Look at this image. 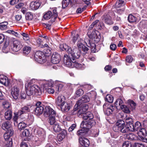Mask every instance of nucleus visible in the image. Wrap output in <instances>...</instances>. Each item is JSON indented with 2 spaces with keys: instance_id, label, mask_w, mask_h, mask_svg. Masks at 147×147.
Masks as SVG:
<instances>
[{
  "instance_id": "1",
  "label": "nucleus",
  "mask_w": 147,
  "mask_h": 147,
  "mask_svg": "<svg viewBox=\"0 0 147 147\" xmlns=\"http://www.w3.org/2000/svg\"><path fill=\"white\" fill-rule=\"evenodd\" d=\"M127 124L126 125L123 120H119L116 123L113 127V130L116 132H121L122 133H126L129 130L131 131L134 127V124L132 119L128 117L126 119Z\"/></svg>"
},
{
  "instance_id": "2",
  "label": "nucleus",
  "mask_w": 147,
  "mask_h": 147,
  "mask_svg": "<svg viewBox=\"0 0 147 147\" xmlns=\"http://www.w3.org/2000/svg\"><path fill=\"white\" fill-rule=\"evenodd\" d=\"M63 49V51H65L67 52L69 55H71L72 57L73 60L74 61L75 59H78L81 55L80 49H79L77 47H74L73 49L68 46L66 44H63L62 47Z\"/></svg>"
},
{
  "instance_id": "3",
  "label": "nucleus",
  "mask_w": 147,
  "mask_h": 147,
  "mask_svg": "<svg viewBox=\"0 0 147 147\" xmlns=\"http://www.w3.org/2000/svg\"><path fill=\"white\" fill-rule=\"evenodd\" d=\"M25 89L27 95L28 96L35 94L36 95H40L41 94V91L40 88L38 86L34 85L30 86L28 84H26Z\"/></svg>"
},
{
  "instance_id": "4",
  "label": "nucleus",
  "mask_w": 147,
  "mask_h": 147,
  "mask_svg": "<svg viewBox=\"0 0 147 147\" xmlns=\"http://www.w3.org/2000/svg\"><path fill=\"white\" fill-rule=\"evenodd\" d=\"M103 107L105 113L107 115L112 114L116 109L115 106L106 103L104 104Z\"/></svg>"
},
{
  "instance_id": "5",
  "label": "nucleus",
  "mask_w": 147,
  "mask_h": 147,
  "mask_svg": "<svg viewBox=\"0 0 147 147\" xmlns=\"http://www.w3.org/2000/svg\"><path fill=\"white\" fill-rule=\"evenodd\" d=\"M45 58L44 53L40 51H36L34 55L35 61L40 63H42L45 61Z\"/></svg>"
},
{
  "instance_id": "6",
  "label": "nucleus",
  "mask_w": 147,
  "mask_h": 147,
  "mask_svg": "<svg viewBox=\"0 0 147 147\" xmlns=\"http://www.w3.org/2000/svg\"><path fill=\"white\" fill-rule=\"evenodd\" d=\"M95 124V122L93 119L87 121H84L81 123L80 127L85 128L89 131V129L94 125Z\"/></svg>"
},
{
  "instance_id": "7",
  "label": "nucleus",
  "mask_w": 147,
  "mask_h": 147,
  "mask_svg": "<svg viewBox=\"0 0 147 147\" xmlns=\"http://www.w3.org/2000/svg\"><path fill=\"white\" fill-rule=\"evenodd\" d=\"M12 44L13 45L11 46V50L14 52L18 51L22 47L20 42L16 39H13L12 41Z\"/></svg>"
},
{
  "instance_id": "8",
  "label": "nucleus",
  "mask_w": 147,
  "mask_h": 147,
  "mask_svg": "<svg viewBox=\"0 0 147 147\" xmlns=\"http://www.w3.org/2000/svg\"><path fill=\"white\" fill-rule=\"evenodd\" d=\"M78 107L80 109L78 111V115L80 117H82L83 115L86 113V112L88 108V106L86 104L82 105Z\"/></svg>"
},
{
  "instance_id": "9",
  "label": "nucleus",
  "mask_w": 147,
  "mask_h": 147,
  "mask_svg": "<svg viewBox=\"0 0 147 147\" xmlns=\"http://www.w3.org/2000/svg\"><path fill=\"white\" fill-rule=\"evenodd\" d=\"M44 116L46 117H49L51 115H56V112L49 106L46 107L44 112Z\"/></svg>"
},
{
  "instance_id": "10",
  "label": "nucleus",
  "mask_w": 147,
  "mask_h": 147,
  "mask_svg": "<svg viewBox=\"0 0 147 147\" xmlns=\"http://www.w3.org/2000/svg\"><path fill=\"white\" fill-rule=\"evenodd\" d=\"M70 56L65 55L64 56L63 62L67 67L71 66L75 61L71 60Z\"/></svg>"
},
{
  "instance_id": "11",
  "label": "nucleus",
  "mask_w": 147,
  "mask_h": 147,
  "mask_svg": "<svg viewBox=\"0 0 147 147\" xmlns=\"http://www.w3.org/2000/svg\"><path fill=\"white\" fill-rule=\"evenodd\" d=\"M3 52L5 53L9 52V37H6L5 39L4 44L2 48Z\"/></svg>"
},
{
  "instance_id": "12",
  "label": "nucleus",
  "mask_w": 147,
  "mask_h": 147,
  "mask_svg": "<svg viewBox=\"0 0 147 147\" xmlns=\"http://www.w3.org/2000/svg\"><path fill=\"white\" fill-rule=\"evenodd\" d=\"M60 60V55L57 53L55 52L52 55L51 61L53 63L57 64L59 62Z\"/></svg>"
},
{
  "instance_id": "13",
  "label": "nucleus",
  "mask_w": 147,
  "mask_h": 147,
  "mask_svg": "<svg viewBox=\"0 0 147 147\" xmlns=\"http://www.w3.org/2000/svg\"><path fill=\"white\" fill-rule=\"evenodd\" d=\"M85 42L87 46L91 48V50L93 53H96L98 52V51L96 49V45L94 43H91L89 40L86 39L85 40Z\"/></svg>"
},
{
  "instance_id": "14",
  "label": "nucleus",
  "mask_w": 147,
  "mask_h": 147,
  "mask_svg": "<svg viewBox=\"0 0 147 147\" xmlns=\"http://www.w3.org/2000/svg\"><path fill=\"white\" fill-rule=\"evenodd\" d=\"M65 100V96L63 95H59L56 98L55 103L58 107H60L63 103H64Z\"/></svg>"
},
{
  "instance_id": "15",
  "label": "nucleus",
  "mask_w": 147,
  "mask_h": 147,
  "mask_svg": "<svg viewBox=\"0 0 147 147\" xmlns=\"http://www.w3.org/2000/svg\"><path fill=\"white\" fill-rule=\"evenodd\" d=\"M90 100V98L88 97L87 95H84L81 97L78 100L77 102L78 105L81 106V105H83V103L88 102Z\"/></svg>"
},
{
  "instance_id": "16",
  "label": "nucleus",
  "mask_w": 147,
  "mask_h": 147,
  "mask_svg": "<svg viewBox=\"0 0 147 147\" xmlns=\"http://www.w3.org/2000/svg\"><path fill=\"white\" fill-rule=\"evenodd\" d=\"M79 140L80 144L83 146L88 147L90 144L88 140L84 137H80L79 138Z\"/></svg>"
},
{
  "instance_id": "17",
  "label": "nucleus",
  "mask_w": 147,
  "mask_h": 147,
  "mask_svg": "<svg viewBox=\"0 0 147 147\" xmlns=\"http://www.w3.org/2000/svg\"><path fill=\"white\" fill-rule=\"evenodd\" d=\"M19 93V90L17 86H15L12 89L11 94L14 99H16L18 98Z\"/></svg>"
},
{
  "instance_id": "18",
  "label": "nucleus",
  "mask_w": 147,
  "mask_h": 147,
  "mask_svg": "<svg viewBox=\"0 0 147 147\" xmlns=\"http://www.w3.org/2000/svg\"><path fill=\"white\" fill-rule=\"evenodd\" d=\"M30 111V109L28 106H24L22 107L21 109L18 111L17 115L18 116H20L26 112H29Z\"/></svg>"
},
{
  "instance_id": "19",
  "label": "nucleus",
  "mask_w": 147,
  "mask_h": 147,
  "mask_svg": "<svg viewBox=\"0 0 147 147\" xmlns=\"http://www.w3.org/2000/svg\"><path fill=\"white\" fill-rule=\"evenodd\" d=\"M40 3L37 1H32L30 3V8L33 10L38 9L40 6Z\"/></svg>"
},
{
  "instance_id": "20",
  "label": "nucleus",
  "mask_w": 147,
  "mask_h": 147,
  "mask_svg": "<svg viewBox=\"0 0 147 147\" xmlns=\"http://www.w3.org/2000/svg\"><path fill=\"white\" fill-rule=\"evenodd\" d=\"M59 107L61 109V110L63 111L67 112L70 109V106L69 104L67 102H65Z\"/></svg>"
},
{
  "instance_id": "21",
  "label": "nucleus",
  "mask_w": 147,
  "mask_h": 147,
  "mask_svg": "<svg viewBox=\"0 0 147 147\" xmlns=\"http://www.w3.org/2000/svg\"><path fill=\"white\" fill-rule=\"evenodd\" d=\"M16 138V136L14 134L13 129L12 127H10V138H11V140H10V144L11 142V146H12L13 142H15Z\"/></svg>"
},
{
  "instance_id": "22",
  "label": "nucleus",
  "mask_w": 147,
  "mask_h": 147,
  "mask_svg": "<svg viewBox=\"0 0 147 147\" xmlns=\"http://www.w3.org/2000/svg\"><path fill=\"white\" fill-rule=\"evenodd\" d=\"M0 83L5 85H8L9 82L7 76L3 75H0Z\"/></svg>"
},
{
  "instance_id": "23",
  "label": "nucleus",
  "mask_w": 147,
  "mask_h": 147,
  "mask_svg": "<svg viewBox=\"0 0 147 147\" xmlns=\"http://www.w3.org/2000/svg\"><path fill=\"white\" fill-rule=\"evenodd\" d=\"M84 121H87L93 119L94 116L93 114L90 112H88L83 115L82 117Z\"/></svg>"
},
{
  "instance_id": "24",
  "label": "nucleus",
  "mask_w": 147,
  "mask_h": 147,
  "mask_svg": "<svg viewBox=\"0 0 147 147\" xmlns=\"http://www.w3.org/2000/svg\"><path fill=\"white\" fill-rule=\"evenodd\" d=\"M89 38L94 40L95 41L98 42L99 41V38L96 33L95 31H93L92 33L88 34Z\"/></svg>"
},
{
  "instance_id": "25",
  "label": "nucleus",
  "mask_w": 147,
  "mask_h": 147,
  "mask_svg": "<svg viewBox=\"0 0 147 147\" xmlns=\"http://www.w3.org/2000/svg\"><path fill=\"white\" fill-rule=\"evenodd\" d=\"M81 129L78 130L77 133V135L80 136L79 138L82 137V136H84L86 134V133L88 132L87 129L86 128L81 127Z\"/></svg>"
},
{
  "instance_id": "26",
  "label": "nucleus",
  "mask_w": 147,
  "mask_h": 147,
  "mask_svg": "<svg viewBox=\"0 0 147 147\" xmlns=\"http://www.w3.org/2000/svg\"><path fill=\"white\" fill-rule=\"evenodd\" d=\"M142 126L141 123L139 121H137L134 125V127L132 129H131V131L134 132L138 131L142 128Z\"/></svg>"
},
{
  "instance_id": "27",
  "label": "nucleus",
  "mask_w": 147,
  "mask_h": 147,
  "mask_svg": "<svg viewBox=\"0 0 147 147\" xmlns=\"http://www.w3.org/2000/svg\"><path fill=\"white\" fill-rule=\"evenodd\" d=\"M44 92L47 93L49 94H53L54 93V90L51 88V87H47V85H44L43 88Z\"/></svg>"
},
{
  "instance_id": "28",
  "label": "nucleus",
  "mask_w": 147,
  "mask_h": 147,
  "mask_svg": "<svg viewBox=\"0 0 147 147\" xmlns=\"http://www.w3.org/2000/svg\"><path fill=\"white\" fill-rule=\"evenodd\" d=\"M111 18L109 15L105 16L102 20L105 23L111 25L113 24L111 20Z\"/></svg>"
},
{
  "instance_id": "29",
  "label": "nucleus",
  "mask_w": 147,
  "mask_h": 147,
  "mask_svg": "<svg viewBox=\"0 0 147 147\" xmlns=\"http://www.w3.org/2000/svg\"><path fill=\"white\" fill-rule=\"evenodd\" d=\"M66 134V131L65 130L63 129L61 132L59 134L57 137V138L59 141H61L65 137V135Z\"/></svg>"
},
{
  "instance_id": "30",
  "label": "nucleus",
  "mask_w": 147,
  "mask_h": 147,
  "mask_svg": "<svg viewBox=\"0 0 147 147\" xmlns=\"http://www.w3.org/2000/svg\"><path fill=\"white\" fill-rule=\"evenodd\" d=\"M2 128L3 130L9 132V121L3 122L2 124Z\"/></svg>"
},
{
  "instance_id": "31",
  "label": "nucleus",
  "mask_w": 147,
  "mask_h": 147,
  "mask_svg": "<svg viewBox=\"0 0 147 147\" xmlns=\"http://www.w3.org/2000/svg\"><path fill=\"white\" fill-rule=\"evenodd\" d=\"M55 116L56 115H54V116L53 115H51V116L49 117L48 118V122L50 125H53L57 123L56 122Z\"/></svg>"
},
{
  "instance_id": "32",
  "label": "nucleus",
  "mask_w": 147,
  "mask_h": 147,
  "mask_svg": "<svg viewBox=\"0 0 147 147\" xmlns=\"http://www.w3.org/2000/svg\"><path fill=\"white\" fill-rule=\"evenodd\" d=\"M125 3V0H118L115 3V7H116L119 8L124 6Z\"/></svg>"
},
{
  "instance_id": "33",
  "label": "nucleus",
  "mask_w": 147,
  "mask_h": 147,
  "mask_svg": "<svg viewBox=\"0 0 147 147\" xmlns=\"http://www.w3.org/2000/svg\"><path fill=\"white\" fill-rule=\"evenodd\" d=\"M126 138L127 139L131 140H138L137 137L132 133H129V134H127Z\"/></svg>"
},
{
  "instance_id": "34",
  "label": "nucleus",
  "mask_w": 147,
  "mask_h": 147,
  "mask_svg": "<svg viewBox=\"0 0 147 147\" xmlns=\"http://www.w3.org/2000/svg\"><path fill=\"white\" fill-rule=\"evenodd\" d=\"M44 110V107L35 108V114L36 115H40L42 114Z\"/></svg>"
},
{
  "instance_id": "35",
  "label": "nucleus",
  "mask_w": 147,
  "mask_h": 147,
  "mask_svg": "<svg viewBox=\"0 0 147 147\" xmlns=\"http://www.w3.org/2000/svg\"><path fill=\"white\" fill-rule=\"evenodd\" d=\"M31 48L29 46H25L23 49V53L25 55H28L30 52Z\"/></svg>"
},
{
  "instance_id": "36",
  "label": "nucleus",
  "mask_w": 147,
  "mask_h": 147,
  "mask_svg": "<svg viewBox=\"0 0 147 147\" xmlns=\"http://www.w3.org/2000/svg\"><path fill=\"white\" fill-rule=\"evenodd\" d=\"M53 129L54 131L56 133L59 132L61 130V128L59 124L56 123L53 125Z\"/></svg>"
},
{
  "instance_id": "37",
  "label": "nucleus",
  "mask_w": 147,
  "mask_h": 147,
  "mask_svg": "<svg viewBox=\"0 0 147 147\" xmlns=\"http://www.w3.org/2000/svg\"><path fill=\"white\" fill-rule=\"evenodd\" d=\"M8 24V22L6 21L0 23V29L1 30H6Z\"/></svg>"
},
{
  "instance_id": "38",
  "label": "nucleus",
  "mask_w": 147,
  "mask_h": 147,
  "mask_svg": "<svg viewBox=\"0 0 147 147\" xmlns=\"http://www.w3.org/2000/svg\"><path fill=\"white\" fill-rule=\"evenodd\" d=\"M51 17L53 19V18H52V13L51 11H49L45 13L43 16L44 19L46 20H48Z\"/></svg>"
},
{
  "instance_id": "39",
  "label": "nucleus",
  "mask_w": 147,
  "mask_h": 147,
  "mask_svg": "<svg viewBox=\"0 0 147 147\" xmlns=\"http://www.w3.org/2000/svg\"><path fill=\"white\" fill-rule=\"evenodd\" d=\"M71 2V0H63L61 3L63 9L67 7Z\"/></svg>"
},
{
  "instance_id": "40",
  "label": "nucleus",
  "mask_w": 147,
  "mask_h": 147,
  "mask_svg": "<svg viewBox=\"0 0 147 147\" xmlns=\"http://www.w3.org/2000/svg\"><path fill=\"white\" fill-rule=\"evenodd\" d=\"M78 106H80L78 105V104L76 103L74 106V109L71 112V115H73L76 114V113L78 114V111L77 110L79 109Z\"/></svg>"
},
{
  "instance_id": "41",
  "label": "nucleus",
  "mask_w": 147,
  "mask_h": 147,
  "mask_svg": "<svg viewBox=\"0 0 147 147\" xmlns=\"http://www.w3.org/2000/svg\"><path fill=\"white\" fill-rule=\"evenodd\" d=\"M139 131L138 132V134L144 136L146 135V131L144 128L142 127Z\"/></svg>"
},
{
  "instance_id": "42",
  "label": "nucleus",
  "mask_w": 147,
  "mask_h": 147,
  "mask_svg": "<svg viewBox=\"0 0 147 147\" xmlns=\"http://www.w3.org/2000/svg\"><path fill=\"white\" fill-rule=\"evenodd\" d=\"M136 18L132 15H129L128 17V20L130 22H136Z\"/></svg>"
},
{
  "instance_id": "43",
  "label": "nucleus",
  "mask_w": 147,
  "mask_h": 147,
  "mask_svg": "<svg viewBox=\"0 0 147 147\" xmlns=\"http://www.w3.org/2000/svg\"><path fill=\"white\" fill-rule=\"evenodd\" d=\"M53 14H52V18H53L54 20L57 17L58 14L56 8H52Z\"/></svg>"
},
{
  "instance_id": "44",
  "label": "nucleus",
  "mask_w": 147,
  "mask_h": 147,
  "mask_svg": "<svg viewBox=\"0 0 147 147\" xmlns=\"http://www.w3.org/2000/svg\"><path fill=\"white\" fill-rule=\"evenodd\" d=\"M105 100L108 102L112 103L113 102V98L112 95H107L106 96Z\"/></svg>"
},
{
  "instance_id": "45",
  "label": "nucleus",
  "mask_w": 147,
  "mask_h": 147,
  "mask_svg": "<svg viewBox=\"0 0 147 147\" xmlns=\"http://www.w3.org/2000/svg\"><path fill=\"white\" fill-rule=\"evenodd\" d=\"M26 20H31L33 18V16L30 12H27L26 14Z\"/></svg>"
},
{
  "instance_id": "46",
  "label": "nucleus",
  "mask_w": 147,
  "mask_h": 147,
  "mask_svg": "<svg viewBox=\"0 0 147 147\" xmlns=\"http://www.w3.org/2000/svg\"><path fill=\"white\" fill-rule=\"evenodd\" d=\"M84 93L83 90L82 89H78L75 92V94L78 97L80 96Z\"/></svg>"
},
{
  "instance_id": "47",
  "label": "nucleus",
  "mask_w": 147,
  "mask_h": 147,
  "mask_svg": "<svg viewBox=\"0 0 147 147\" xmlns=\"http://www.w3.org/2000/svg\"><path fill=\"white\" fill-rule=\"evenodd\" d=\"M26 126V124L24 122H21L18 125V127L20 130L25 128Z\"/></svg>"
},
{
  "instance_id": "48",
  "label": "nucleus",
  "mask_w": 147,
  "mask_h": 147,
  "mask_svg": "<svg viewBox=\"0 0 147 147\" xmlns=\"http://www.w3.org/2000/svg\"><path fill=\"white\" fill-rule=\"evenodd\" d=\"M3 137L4 139L7 142H9V132L6 131L4 134Z\"/></svg>"
},
{
  "instance_id": "49",
  "label": "nucleus",
  "mask_w": 147,
  "mask_h": 147,
  "mask_svg": "<svg viewBox=\"0 0 147 147\" xmlns=\"http://www.w3.org/2000/svg\"><path fill=\"white\" fill-rule=\"evenodd\" d=\"M121 108L122 110L125 113H129L130 112L129 108L125 105L121 106Z\"/></svg>"
},
{
  "instance_id": "50",
  "label": "nucleus",
  "mask_w": 147,
  "mask_h": 147,
  "mask_svg": "<svg viewBox=\"0 0 147 147\" xmlns=\"http://www.w3.org/2000/svg\"><path fill=\"white\" fill-rule=\"evenodd\" d=\"M83 42V40H81L80 41H79L78 42V44L77 45V46L78 47V48L80 49V51L82 50V48L83 47L84 45L82 43V42Z\"/></svg>"
},
{
  "instance_id": "51",
  "label": "nucleus",
  "mask_w": 147,
  "mask_h": 147,
  "mask_svg": "<svg viewBox=\"0 0 147 147\" xmlns=\"http://www.w3.org/2000/svg\"><path fill=\"white\" fill-rule=\"evenodd\" d=\"M21 34L23 36L24 40L26 41L29 40L30 38L28 34L23 32H22Z\"/></svg>"
},
{
  "instance_id": "52",
  "label": "nucleus",
  "mask_w": 147,
  "mask_h": 147,
  "mask_svg": "<svg viewBox=\"0 0 147 147\" xmlns=\"http://www.w3.org/2000/svg\"><path fill=\"white\" fill-rule=\"evenodd\" d=\"M26 141L27 140H25L24 141L22 142L20 145V147H28V144L29 143L28 142H26Z\"/></svg>"
},
{
  "instance_id": "53",
  "label": "nucleus",
  "mask_w": 147,
  "mask_h": 147,
  "mask_svg": "<svg viewBox=\"0 0 147 147\" xmlns=\"http://www.w3.org/2000/svg\"><path fill=\"white\" fill-rule=\"evenodd\" d=\"M72 65L73 66H74L75 67L78 69H80L82 67V64L76 62L75 61H74V62L73 63Z\"/></svg>"
},
{
  "instance_id": "54",
  "label": "nucleus",
  "mask_w": 147,
  "mask_h": 147,
  "mask_svg": "<svg viewBox=\"0 0 147 147\" xmlns=\"http://www.w3.org/2000/svg\"><path fill=\"white\" fill-rule=\"evenodd\" d=\"M133 60V58L131 55L127 56L126 58V61L129 63H131Z\"/></svg>"
},
{
  "instance_id": "55",
  "label": "nucleus",
  "mask_w": 147,
  "mask_h": 147,
  "mask_svg": "<svg viewBox=\"0 0 147 147\" xmlns=\"http://www.w3.org/2000/svg\"><path fill=\"white\" fill-rule=\"evenodd\" d=\"M74 33H75V35L74 36L73 38V41L74 42H75L78 39L79 35L76 32H73Z\"/></svg>"
},
{
  "instance_id": "56",
  "label": "nucleus",
  "mask_w": 147,
  "mask_h": 147,
  "mask_svg": "<svg viewBox=\"0 0 147 147\" xmlns=\"http://www.w3.org/2000/svg\"><path fill=\"white\" fill-rule=\"evenodd\" d=\"M87 96H88V97L90 98H94L95 96L94 92H91L89 93H88L87 94Z\"/></svg>"
},
{
  "instance_id": "57",
  "label": "nucleus",
  "mask_w": 147,
  "mask_h": 147,
  "mask_svg": "<svg viewBox=\"0 0 147 147\" xmlns=\"http://www.w3.org/2000/svg\"><path fill=\"white\" fill-rule=\"evenodd\" d=\"M22 135L24 136H28L30 135L28 130L26 129H25L22 132Z\"/></svg>"
},
{
  "instance_id": "58",
  "label": "nucleus",
  "mask_w": 147,
  "mask_h": 147,
  "mask_svg": "<svg viewBox=\"0 0 147 147\" xmlns=\"http://www.w3.org/2000/svg\"><path fill=\"white\" fill-rule=\"evenodd\" d=\"M9 109H8L5 113V117L7 120H9Z\"/></svg>"
},
{
  "instance_id": "59",
  "label": "nucleus",
  "mask_w": 147,
  "mask_h": 147,
  "mask_svg": "<svg viewBox=\"0 0 147 147\" xmlns=\"http://www.w3.org/2000/svg\"><path fill=\"white\" fill-rule=\"evenodd\" d=\"M140 110L143 112H146L147 111V107L145 105H143L141 106Z\"/></svg>"
},
{
  "instance_id": "60",
  "label": "nucleus",
  "mask_w": 147,
  "mask_h": 147,
  "mask_svg": "<svg viewBox=\"0 0 147 147\" xmlns=\"http://www.w3.org/2000/svg\"><path fill=\"white\" fill-rule=\"evenodd\" d=\"M123 147H131V144L128 142H124L122 145Z\"/></svg>"
},
{
  "instance_id": "61",
  "label": "nucleus",
  "mask_w": 147,
  "mask_h": 147,
  "mask_svg": "<svg viewBox=\"0 0 147 147\" xmlns=\"http://www.w3.org/2000/svg\"><path fill=\"white\" fill-rule=\"evenodd\" d=\"M3 105L4 106L5 108L8 109L9 108V103L7 101H5L3 102Z\"/></svg>"
},
{
  "instance_id": "62",
  "label": "nucleus",
  "mask_w": 147,
  "mask_h": 147,
  "mask_svg": "<svg viewBox=\"0 0 147 147\" xmlns=\"http://www.w3.org/2000/svg\"><path fill=\"white\" fill-rule=\"evenodd\" d=\"M76 124H73L68 129V131L69 132L72 131L76 127Z\"/></svg>"
},
{
  "instance_id": "63",
  "label": "nucleus",
  "mask_w": 147,
  "mask_h": 147,
  "mask_svg": "<svg viewBox=\"0 0 147 147\" xmlns=\"http://www.w3.org/2000/svg\"><path fill=\"white\" fill-rule=\"evenodd\" d=\"M43 105L42 104L41 102L40 101H38L36 102L35 104V106L36 107L35 108H37L38 107H43Z\"/></svg>"
},
{
  "instance_id": "64",
  "label": "nucleus",
  "mask_w": 147,
  "mask_h": 147,
  "mask_svg": "<svg viewBox=\"0 0 147 147\" xmlns=\"http://www.w3.org/2000/svg\"><path fill=\"white\" fill-rule=\"evenodd\" d=\"M52 49L50 47H49L47 48H45V53L47 54H50L51 53V50Z\"/></svg>"
}]
</instances>
